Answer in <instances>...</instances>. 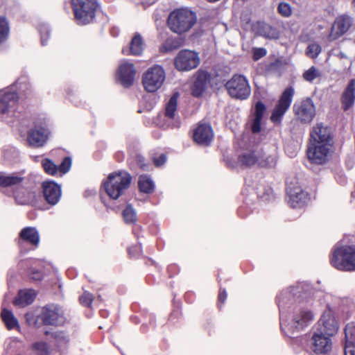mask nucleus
<instances>
[{
	"label": "nucleus",
	"instance_id": "3c124183",
	"mask_svg": "<svg viewBox=\"0 0 355 355\" xmlns=\"http://www.w3.org/2000/svg\"><path fill=\"white\" fill-rule=\"evenodd\" d=\"M154 165L157 167L162 166L166 161V155L164 153H153L151 157Z\"/></svg>",
	"mask_w": 355,
	"mask_h": 355
},
{
	"label": "nucleus",
	"instance_id": "cd10ccee",
	"mask_svg": "<svg viewBox=\"0 0 355 355\" xmlns=\"http://www.w3.org/2000/svg\"><path fill=\"white\" fill-rule=\"evenodd\" d=\"M355 100V80L352 79L340 96L341 107L344 112L349 110L354 105Z\"/></svg>",
	"mask_w": 355,
	"mask_h": 355
},
{
	"label": "nucleus",
	"instance_id": "c85d7f7f",
	"mask_svg": "<svg viewBox=\"0 0 355 355\" xmlns=\"http://www.w3.org/2000/svg\"><path fill=\"white\" fill-rule=\"evenodd\" d=\"M266 107L263 103L258 101L256 103L254 111L252 113L253 119L251 122V130L253 133H258L261 130V121L263 114L266 112Z\"/></svg>",
	"mask_w": 355,
	"mask_h": 355
},
{
	"label": "nucleus",
	"instance_id": "6e6552de",
	"mask_svg": "<svg viewBox=\"0 0 355 355\" xmlns=\"http://www.w3.org/2000/svg\"><path fill=\"white\" fill-rule=\"evenodd\" d=\"M71 6L76 23L83 26L94 21L98 3L97 0H72Z\"/></svg>",
	"mask_w": 355,
	"mask_h": 355
},
{
	"label": "nucleus",
	"instance_id": "1a4fd4ad",
	"mask_svg": "<svg viewBox=\"0 0 355 355\" xmlns=\"http://www.w3.org/2000/svg\"><path fill=\"white\" fill-rule=\"evenodd\" d=\"M225 88L228 94L235 99H247L251 93L250 86L247 78L241 74H234L232 77L226 82Z\"/></svg>",
	"mask_w": 355,
	"mask_h": 355
},
{
	"label": "nucleus",
	"instance_id": "b1692460",
	"mask_svg": "<svg viewBox=\"0 0 355 355\" xmlns=\"http://www.w3.org/2000/svg\"><path fill=\"white\" fill-rule=\"evenodd\" d=\"M42 194L45 201L50 205H56L61 197V188L54 181H44L42 183Z\"/></svg>",
	"mask_w": 355,
	"mask_h": 355
},
{
	"label": "nucleus",
	"instance_id": "c03bdc74",
	"mask_svg": "<svg viewBox=\"0 0 355 355\" xmlns=\"http://www.w3.org/2000/svg\"><path fill=\"white\" fill-rule=\"evenodd\" d=\"M320 76V73L314 66L311 67L308 70L305 71L302 75L303 78L308 82H312Z\"/></svg>",
	"mask_w": 355,
	"mask_h": 355
},
{
	"label": "nucleus",
	"instance_id": "37998d69",
	"mask_svg": "<svg viewBox=\"0 0 355 355\" xmlns=\"http://www.w3.org/2000/svg\"><path fill=\"white\" fill-rule=\"evenodd\" d=\"M181 45L180 41L179 39L176 37H168L164 43V48L167 51H171L175 49H178Z\"/></svg>",
	"mask_w": 355,
	"mask_h": 355
},
{
	"label": "nucleus",
	"instance_id": "6ab92c4d",
	"mask_svg": "<svg viewBox=\"0 0 355 355\" xmlns=\"http://www.w3.org/2000/svg\"><path fill=\"white\" fill-rule=\"evenodd\" d=\"M311 347L316 354H327L332 348L331 337L324 334H320L315 329L311 339Z\"/></svg>",
	"mask_w": 355,
	"mask_h": 355
},
{
	"label": "nucleus",
	"instance_id": "ea45409f",
	"mask_svg": "<svg viewBox=\"0 0 355 355\" xmlns=\"http://www.w3.org/2000/svg\"><path fill=\"white\" fill-rule=\"evenodd\" d=\"M15 86L19 88V90L28 92H31V85L29 83L28 78L26 75H21L16 81Z\"/></svg>",
	"mask_w": 355,
	"mask_h": 355
},
{
	"label": "nucleus",
	"instance_id": "aec40b11",
	"mask_svg": "<svg viewBox=\"0 0 355 355\" xmlns=\"http://www.w3.org/2000/svg\"><path fill=\"white\" fill-rule=\"evenodd\" d=\"M352 25V19L349 16L347 15L338 16L332 24L328 40L334 41L338 39L349 31Z\"/></svg>",
	"mask_w": 355,
	"mask_h": 355
},
{
	"label": "nucleus",
	"instance_id": "864d4df0",
	"mask_svg": "<svg viewBox=\"0 0 355 355\" xmlns=\"http://www.w3.org/2000/svg\"><path fill=\"white\" fill-rule=\"evenodd\" d=\"M227 294L225 288H220L218 294V306L220 309L225 302Z\"/></svg>",
	"mask_w": 355,
	"mask_h": 355
},
{
	"label": "nucleus",
	"instance_id": "9d476101",
	"mask_svg": "<svg viewBox=\"0 0 355 355\" xmlns=\"http://www.w3.org/2000/svg\"><path fill=\"white\" fill-rule=\"evenodd\" d=\"M166 78L162 67L153 65L148 68L142 75L141 83L147 92H157L163 85Z\"/></svg>",
	"mask_w": 355,
	"mask_h": 355
},
{
	"label": "nucleus",
	"instance_id": "a878e982",
	"mask_svg": "<svg viewBox=\"0 0 355 355\" xmlns=\"http://www.w3.org/2000/svg\"><path fill=\"white\" fill-rule=\"evenodd\" d=\"M48 139L47 130L42 125H35L28 132L27 141L31 146L42 147Z\"/></svg>",
	"mask_w": 355,
	"mask_h": 355
},
{
	"label": "nucleus",
	"instance_id": "6e6d98bb",
	"mask_svg": "<svg viewBox=\"0 0 355 355\" xmlns=\"http://www.w3.org/2000/svg\"><path fill=\"white\" fill-rule=\"evenodd\" d=\"M180 272V268L175 263L170 264L167 267V273L169 278H173Z\"/></svg>",
	"mask_w": 355,
	"mask_h": 355
},
{
	"label": "nucleus",
	"instance_id": "7c9ffc66",
	"mask_svg": "<svg viewBox=\"0 0 355 355\" xmlns=\"http://www.w3.org/2000/svg\"><path fill=\"white\" fill-rule=\"evenodd\" d=\"M27 268V275L28 278L33 282L41 281L43 278V272L37 266L39 261L37 260H27L24 261Z\"/></svg>",
	"mask_w": 355,
	"mask_h": 355
},
{
	"label": "nucleus",
	"instance_id": "680f3d73",
	"mask_svg": "<svg viewBox=\"0 0 355 355\" xmlns=\"http://www.w3.org/2000/svg\"><path fill=\"white\" fill-rule=\"evenodd\" d=\"M146 282L149 285H153L155 283V279L152 275H148L146 277Z\"/></svg>",
	"mask_w": 355,
	"mask_h": 355
},
{
	"label": "nucleus",
	"instance_id": "49530a36",
	"mask_svg": "<svg viewBox=\"0 0 355 355\" xmlns=\"http://www.w3.org/2000/svg\"><path fill=\"white\" fill-rule=\"evenodd\" d=\"M277 12L281 16L284 17H288L292 15V9L291 6L285 2H281L279 3L277 6Z\"/></svg>",
	"mask_w": 355,
	"mask_h": 355
},
{
	"label": "nucleus",
	"instance_id": "338daca9",
	"mask_svg": "<svg viewBox=\"0 0 355 355\" xmlns=\"http://www.w3.org/2000/svg\"><path fill=\"white\" fill-rule=\"evenodd\" d=\"M42 44H43V45L44 44V41H43V40H42Z\"/></svg>",
	"mask_w": 355,
	"mask_h": 355
},
{
	"label": "nucleus",
	"instance_id": "9b49d317",
	"mask_svg": "<svg viewBox=\"0 0 355 355\" xmlns=\"http://www.w3.org/2000/svg\"><path fill=\"white\" fill-rule=\"evenodd\" d=\"M24 180L25 178L20 175L19 173L0 172V189L10 188L15 200L21 204H26L28 200L25 198V193L24 192L21 193L19 191Z\"/></svg>",
	"mask_w": 355,
	"mask_h": 355
},
{
	"label": "nucleus",
	"instance_id": "dca6fc26",
	"mask_svg": "<svg viewBox=\"0 0 355 355\" xmlns=\"http://www.w3.org/2000/svg\"><path fill=\"white\" fill-rule=\"evenodd\" d=\"M40 241V234L35 227H26L21 229L17 239V244L20 249L25 245L29 246L28 250H34L39 246Z\"/></svg>",
	"mask_w": 355,
	"mask_h": 355
},
{
	"label": "nucleus",
	"instance_id": "c9c22d12",
	"mask_svg": "<svg viewBox=\"0 0 355 355\" xmlns=\"http://www.w3.org/2000/svg\"><path fill=\"white\" fill-rule=\"evenodd\" d=\"M31 349L35 355H50L51 348L49 344L44 341H37L31 345Z\"/></svg>",
	"mask_w": 355,
	"mask_h": 355
},
{
	"label": "nucleus",
	"instance_id": "a18cd8bd",
	"mask_svg": "<svg viewBox=\"0 0 355 355\" xmlns=\"http://www.w3.org/2000/svg\"><path fill=\"white\" fill-rule=\"evenodd\" d=\"M130 159L131 163L135 164L141 169L146 170L147 168L146 159L141 155L135 153L131 156Z\"/></svg>",
	"mask_w": 355,
	"mask_h": 355
},
{
	"label": "nucleus",
	"instance_id": "052dcab7",
	"mask_svg": "<svg viewBox=\"0 0 355 355\" xmlns=\"http://www.w3.org/2000/svg\"><path fill=\"white\" fill-rule=\"evenodd\" d=\"M144 263L146 267L149 266H154L155 268H157L158 270H159L158 264L152 259L148 258L147 257H143Z\"/></svg>",
	"mask_w": 355,
	"mask_h": 355
},
{
	"label": "nucleus",
	"instance_id": "412c9836",
	"mask_svg": "<svg viewBox=\"0 0 355 355\" xmlns=\"http://www.w3.org/2000/svg\"><path fill=\"white\" fill-rule=\"evenodd\" d=\"M41 164L44 172L49 175L55 176L58 174L62 175L69 171L71 159L69 157H64L61 164L58 166L51 159L44 158L42 160Z\"/></svg>",
	"mask_w": 355,
	"mask_h": 355
},
{
	"label": "nucleus",
	"instance_id": "f03ea898",
	"mask_svg": "<svg viewBox=\"0 0 355 355\" xmlns=\"http://www.w3.org/2000/svg\"><path fill=\"white\" fill-rule=\"evenodd\" d=\"M132 182V177L128 171H114L110 173L103 181L101 191H103L110 199L116 200L125 195Z\"/></svg>",
	"mask_w": 355,
	"mask_h": 355
},
{
	"label": "nucleus",
	"instance_id": "f8f14e48",
	"mask_svg": "<svg viewBox=\"0 0 355 355\" xmlns=\"http://www.w3.org/2000/svg\"><path fill=\"white\" fill-rule=\"evenodd\" d=\"M313 320L311 311L301 308L296 310L290 323H281V329L286 334H293L295 331L303 330L309 326Z\"/></svg>",
	"mask_w": 355,
	"mask_h": 355
},
{
	"label": "nucleus",
	"instance_id": "20e7f679",
	"mask_svg": "<svg viewBox=\"0 0 355 355\" xmlns=\"http://www.w3.org/2000/svg\"><path fill=\"white\" fill-rule=\"evenodd\" d=\"M25 318L29 324L37 328L41 326H61L66 322L62 308L55 304L43 306L40 313L36 318L30 313H26Z\"/></svg>",
	"mask_w": 355,
	"mask_h": 355
},
{
	"label": "nucleus",
	"instance_id": "423d86ee",
	"mask_svg": "<svg viewBox=\"0 0 355 355\" xmlns=\"http://www.w3.org/2000/svg\"><path fill=\"white\" fill-rule=\"evenodd\" d=\"M179 94L175 92L164 106V112L155 119V123L162 129L179 128L181 121L178 116V100Z\"/></svg>",
	"mask_w": 355,
	"mask_h": 355
},
{
	"label": "nucleus",
	"instance_id": "ddd939ff",
	"mask_svg": "<svg viewBox=\"0 0 355 355\" xmlns=\"http://www.w3.org/2000/svg\"><path fill=\"white\" fill-rule=\"evenodd\" d=\"M294 94L295 90L292 86L287 87L284 90L272 112L270 116L272 122L279 123L282 121L284 114L291 105Z\"/></svg>",
	"mask_w": 355,
	"mask_h": 355
},
{
	"label": "nucleus",
	"instance_id": "58836bf2",
	"mask_svg": "<svg viewBox=\"0 0 355 355\" xmlns=\"http://www.w3.org/2000/svg\"><path fill=\"white\" fill-rule=\"evenodd\" d=\"M345 343H355V322L348 323L344 329Z\"/></svg>",
	"mask_w": 355,
	"mask_h": 355
},
{
	"label": "nucleus",
	"instance_id": "bb28decb",
	"mask_svg": "<svg viewBox=\"0 0 355 355\" xmlns=\"http://www.w3.org/2000/svg\"><path fill=\"white\" fill-rule=\"evenodd\" d=\"M37 293L34 289H21L14 298L12 304L16 306L24 308L31 304L34 302Z\"/></svg>",
	"mask_w": 355,
	"mask_h": 355
},
{
	"label": "nucleus",
	"instance_id": "e433bc0d",
	"mask_svg": "<svg viewBox=\"0 0 355 355\" xmlns=\"http://www.w3.org/2000/svg\"><path fill=\"white\" fill-rule=\"evenodd\" d=\"M122 216L126 224H135L137 220V213L130 204L125 206Z\"/></svg>",
	"mask_w": 355,
	"mask_h": 355
},
{
	"label": "nucleus",
	"instance_id": "4d7b16f0",
	"mask_svg": "<svg viewBox=\"0 0 355 355\" xmlns=\"http://www.w3.org/2000/svg\"><path fill=\"white\" fill-rule=\"evenodd\" d=\"M133 227H132V234L135 235V236L139 239L140 237H143V235H142V233H143V227H141V225H139V224H136V223L135 224H133Z\"/></svg>",
	"mask_w": 355,
	"mask_h": 355
},
{
	"label": "nucleus",
	"instance_id": "473e14b6",
	"mask_svg": "<svg viewBox=\"0 0 355 355\" xmlns=\"http://www.w3.org/2000/svg\"><path fill=\"white\" fill-rule=\"evenodd\" d=\"M1 318L8 330L19 327V322L11 311L7 309H2Z\"/></svg>",
	"mask_w": 355,
	"mask_h": 355
},
{
	"label": "nucleus",
	"instance_id": "5fc2aeb1",
	"mask_svg": "<svg viewBox=\"0 0 355 355\" xmlns=\"http://www.w3.org/2000/svg\"><path fill=\"white\" fill-rule=\"evenodd\" d=\"M141 315L144 318V320H148L149 324L154 325L155 323V317L151 313L146 309H143L141 311Z\"/></svg>",
	"mask_w": 355,
	"mask_h": 355
},
{
	"label": "nucleus",
	"instance_id": "4c0bfd02",
	"mask_svg": "<svg viewBox=\"0 0 355 355\" xmlns=\"http://www.w3.org/2000/svg\"><path fill=\"white\" fill-rule=\"evenodd\" d=\"M51 338L54 340L57 347L60 348L63 345H66L69 342V338L62 331H58L51 333Z\"/></svg>",
	"mask_w": 355,
	"mask_h": 355
},
{
	"label": "nucleus",
	"instance_id": "72a5a7b5",
	"mask_svg": "<svg viewBox=\"0 0 355 355\" xmlns=\"http://www.w3.org/2000/svg\"><path fill=\"white\" fill-rule=\"evenodd\" d=\"M10 33V22L4 16H0V47L5 44L9 38Z\"/></svg>",
	"mask_w": 355,
	"mask_h": 355
},
{
	"label": "nucleus",
	"instance_id": "393cba45",
	"mask_svg": "<svg viewBox=\"0 0 355 355\" xmlns=\"http://www.w3.org/2000/svg\"><path fill=\"white\" fill-rule=\"evenodd\" d=\"M136 70L132 63L125 62L121 64L117 71V80L125 88H129L133 85Z\"/></svg>",
	"mask_w": 355,
	"mask_h": 355
},
{
	"label": "nucleus",
	"instance_id": "8fccbe9b",
	"mask_svg": "<svg viewBox=\"0 0 355 355\" xmlns=\"http://www.w3.org/2000/svg\"><path fill=\"white\" fill-rule=\"evenodd\" d=\"M128 253L130 258L137 259L142 253V246L141 243L130 246L128 248Z\"/></svg>",
	"mask_w": 355,
	"mask_h": 355
},
{
	"label": "nucleus",
	"instance_id": "5701e85b",
	"mask_svg": "<svg viewBox=\"0 0 355 355\" xmlns=\"http://www.w3.org/2000/svg\"><path fill=\"white\" fill-rule=\"evenodd\" d=\"M288 203L292 208H302L309 200V194L300 186H290L287 189Z\"/></svg>",
	"mask_w": 355,
	"mask_h": 355
},
{
	"label": "nucleus",
	"instance_id": "e2e57ef3",
	"mask_svg": "<svg viewBox=\"0 0 355 355\" xmlns=\"http://www.w3.org/2000/svg\"><path fill=\"white\" fill-rule=\"evenodd\" d=\"M352 4L355 8V0H352Z\"/></svg>",
	"mask_w": 355,
	"mask_h": 355
},
{
	"label": "nucleus",
	"instance_id": "bf43d9fd",
	"mask_svg": "<svg viewBox=\"0 0 355 355\" xmlns=\"http://www.w3.org/2000/svg\"><path fill=\"white\" fill-rule=\"evenodd\" d=\"M184 298L187 303L192 304L196 300V294L193 291H187L185 293Z\"/></svg>",
	"mask_w": 355,
	"mask_h": 355
},
{
	"label": "nucleus",
	"instance_id": "4468645a",
	"mask_svg": "<svg viewBox=\"0 0 355 355\" xmlns=\"http://www.w3.org/2000/svg\"><path fill=\"white\" fill-rule=\"evenodd\" d=\"M214 137V130L209 123L200 121L192 128L191 138L198 145L209 146Z\"/></svg>",
	"mask_w": 355,
	"mask_h": 355
},
{
	"label": "nucleus",
	"instance_id": "a19ab883",
	"mask_svg": "<svg viewBox=\"0 0 355 355\" xmlns=\"http://www.w3.org/2000/svg\"><path fill=\"white\" fill-rule=\"evenodd\" d=\"M261 35L266 38H275L277 37V32L275 28L268 24H263L260 28Z\"/></svg>",
	"mask_w": 355,
	"mask_h": 355
},
{
	"label": "nucleus",
	"instance_id": "4be33fe9",
	"mask_svg": "<svg viewBox=\"0 0 355 355\" xmlns=\"http://www.w3.org/2000/svg\"><path fill=\"white\" fill-rule=\"evenodd\" d=\"M18 103L19 95L16 92L6 90L0 92V114L15 112Z\"/></svg>",
	"mask_w": 355,
	"mask_h": 355
},
{
	"label": "nucleus",
	"instance_id": "f3484780",
	"mask_svg": "<svg viewBox=\"0 0 355 355\" xmlns=\"http://www.w3.org/2000/svg\"><path fill=\"white\" fill-rule=\"evenodd\" d=\"M316 329L320 334L331 337L336 334L338 330V323L335 318L334 311L327 309L317 322Z\"/></svg>",
	"mask_w": 355,
	"mask_h": 355
},
{
	"label": "nucleus",
	"instance_id": "0eeeda50",
	"mask_svg": "<svg viewBox=\"0 0 355 355\" xmlns=\"http://www.w3.org/2000/svg\"><path fill=\"white\" fill-rule=\"evenodd\" d=\"M329 262L338 270L355 271V245H343L334 249Z\"/></svg>",
	"mask_w": 355,
	"mask_h": 355
},
{
	"label": "nucleus",
	"instance_id": "f257e3e1",
	"mask_svg": "<svg viewBox=\"0 0 355 355\" xmlns=\"http://www.w3.org/2000/svg\"><path fill=\"white\" fill-rule=\"evenodd\" d=\"M334 150V134L329 126L315 124L310 132L306 156L311 164L322 165L331 157Z\"/></svg>",
	"mask_w": 355,
	"mask_h": 355
},
{
	"label": "nucleus",
	"instance_id": "39448f33",
	"mask_svg": "<svg viewBox=\"0 0 355 355\" xmlns=\"http://www.w3.org/2000/svg\"><path fill=\"white\" fill-rule=\"evenodd\" d=\"M237 162L243 168L257 166L268 169L275 167L277 160L274 156L266 155L263 149H253L239 155Z\"/></svg>",
	"mask_w": 355,
	"mask_h": 355
},
{
	"label": "nucleus",
	"instance_id": "de8ad7c7",
	"mask_svg": "<svg viewBox=\"0 0 355 355\" xmlns=\"http://www.w3.org/2000/svg\"><path fill=\"white\" fill-rule=\"evenodd\" d=\"M94 301V296L88 291H85L83 295L79 297L80 303L85 307H91Z\"/></svg>",
	"mask_w": 355,
	"mask_h": 355
},
{
	"label": "nucleus",
	"instance_id": "603ef678",
	"mask_svg": "<svg viewBox=\"0 0 355 355\" xmlns=\"http://www.w3.org/2000/svg\"><path fill=\"white\" fill-rule=\"evenodd\" d=\"M267 53V51L263 48H253L252 49V60L257 61L261 58L264 57Z\"/></svg>",
	"mask_w": 355,
	"mask_h": 355
},
{
	"label": "nucleus",
	"instance_id": "0e129e2a",
	"mask_svg": "<svg viewBox=\"0 0 355 355\" xmlns=\"http://www.w3.org/2000/svg\"><path fill=\"white\" fill-rule=\"evenodd\" d=\"M44 334H45V335H48V334H49V331H46V332L44 333Z\"/></svg>",
	"mask_w": 355,
	"mask_h": 355
},
{
	"label": "nucleus",
	"instance_id": "09e8293b",
	"mask_svg": "<svg viewBox=\"0 0 355 355\" xmlns=\"http://www.w3.org/2000/svg\"><path fill=\"white\" fill-rule=\"evenodd\" d=\"M182 316V312L178 306H175L168 317V321L172 324L178 322Z\"/></svg>",
	"mask_w": 355,
	"mask_h": 355
},
{
	"label": "nucleus",
	"instance_id": "79ce46f5",
	"mask_svg": "<svg viewBox=\"0 0 355 355\" xmlns=\"http://www.w3.org/2000/svg\"><path fill=\"white\" fill-rule=\"evenodd\" d=\"M321 51L322 48L318 44L312 43L308 45L306 49V55L312 59H315L321 53Z\"/></svg>",
	"mask_w": 355,
	"mask_h": 355
},
{
	"label": "nucleus",
	"instance_id": "2eb2a0df",
	"mask_svg": "<svg viewBox=\"0 0 355 355\" xmlns=\"http://www.w3.org/2000/svg\"><path fill=\"white\" fill-rule=\"evenodd\" d=\"M200 64V59L196 53L189 50L180 51L174 60L175 68L179 71H190L196 68Z\"/></svg>",
	"mask_w": 355,
	"mask_h": 355
},
{
	"label": "nucleus",
	"instance_id": "f704fd0d",
	"mask_svg": "<svg viewBox=\"0 0 355 355\" xmlns=\"http://www.w3.org/2000/svg\"><path fill=\"white\" fill-rule=\"evenodd\" d=\"M207 85L206 78L200 76H198L191 87L193 96L199 98L202 96Z\"/></svg>",
	"mask_w": 355,
	"mask_h": 355
},
{
	"label": "nucleus",
	"instance_id": "c756f323",
	"mask_svg": "<svg viewBox=\"0 0 355 355\" xmlns=\"http://www.w3.org/2000/svg\"><path fill=\"white\" fill-rule=\"evenodd\" d=\"M144 50V41L140 34L136 33L132 38L128 49H123L124 55H141Z\"/></svg>",
	"mask_w": 355,
	"mask_h": 355
},
{
	"label": "nucleus",
	"instance_id": "13d9d810",
	"mask_svg": "<svg viewBox=\"0 0 355 355\" xmlns=\"http://www.w3.org/2000/svg\"><path fill=\"white\" fill-rule=\"evenodd\" d=\"M344 354L345 355H355V343H345Z\"/></svg>",
	"mask_w": 355,
	"mask_h": 355
},
{
	"label": "nucleus",
	"instance_id": "a211bd4d",
	"mask_svg": "<svg viewBox=\"0 0 355 355\" xmlns=\"http://www.w3.org/2000/svg\"><path fill=\"white\" fill-rule=\"evenodd\" d=\"M293 110L295 114L302 123H310L315 115V105L310 98L302 100L297 105L295 104Z\"/></svg>",
	"mask_w": 355,
	"mask_h": 355
},
{
	"label": "nucleus",
	"instance_id": "2f4dec72",
	"mask_svg": "<svg viewBox=\"0 0 355 355\" xmlns=\"http://www.w3.org/2000/svg\"><path fill=\"white\" fill-rule=\"evenodd\" d=\"M139 192L145 194H152L155 191V185L152 179L147 175H141L138 180Z\"/></svg>",
	"mask_w": 355,
	"mask_h": 355
},
{
	"label": "nucleus",
	"instance_id": "7ed1b4c3",
	"mask_svg": "<svg viewBox=\"0 0 355 355\" xmlns=\"http://www.w3.org/2000/svg\"><path fill=\"white\" fill-rule=\"evenodd\" d=\"M197 23L195 12L187 8H178L173 10L166 19L168 29L178 35L188 33Z\"/></svg>",
	"mask_w": 355,
	"mask_h": 355
},
{
	"label": "nucleus",
	"instance_id": "69168bd1",
	"mask_svg": "<svg viewBox=\"0 0 355 355\" xmlns=\"http://www.w3.org/2000/svg\"><path fill=\"white\" fill-rule=\"evenodd\" d=\"M268 191L271 192V191H271V189H268Z\"/></svg>",
	"mask_w": 355,
	"mask_h": 355
}]
</instances>
